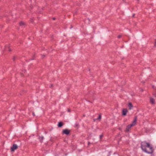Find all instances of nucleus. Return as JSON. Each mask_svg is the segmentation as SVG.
<instances>
[{
  "label": "nucleus",
  "instance_id": "obj_1",
  "mask_svg": "<svg viewBox=\"0 0 156 156\" xmlns=\"http://www.w3.org/2000/svg\"><path fill=\"white\" fill-rule=\"evenodd\" d=\"M141 147L142 150L148 153L152 154L153 153V149L150 144L145 141L141 142Z\"/></svg>",
  "mask_w": 156,
  "mask_h": 156
},
{
  "label": "nucleus",
  "instance_id": "obj_2",
  "mask_svg": "<svg viewBox=\"0 0 156 156\" xmlns=\"http://www.w3.org/2000/svg\"><path fill=\"white\" fill-rule=\"evenodd\" d=\"M18 148V146L16 144H13L12 147H11V150L12 151H13L15 150L16 149Z\"/></svg>",
  "mask_w": 156,
  "mask_h": 156
},
{
  "label": "nucleus",
  "instance_id": "obj_3",
  "mask_svg": "<svg viewBox=\"0 0 156 156\" xmlns=\"http://www.w3.org/2000/svg\"><path fill=\"white\" fill-rule=\"evenodd\" d=\"M70 131L68 129H66L63 130L62 131L63 133L65 134L66 135H68L69 134Z\"/></svg>",
  "mask_w": 156,
  "mask_h": 156
},
{
  "label": "nucleus",
  "instance_id": "obj_4",
  "mask_svg": "<svg viewBox=\"0 0 156 156\" xmlns=\"http://www.w3.org/2000/svg\"><path fill=\"white\" fill-rule=\"evenodd\" d=\"M128 111L126 109L123 108L122 110V114L123 115H126Z\"/></svg>",
  "mask_w": 156,
  "mask_h": 156
},
{
  "label": "nucleus",
  "instance_id": "obj_5",
  "mask_svg": "<svg viewBox=\"0 0 156 156\" xmlns=\"http://www.w3.org/2000/svg\"><path fill=\"white\" fill-rule=\"evenodd\" d=\"M137 120V116H136L135 117L134 119L132 122V124H131V125L132 126H134L136 123V122Z\"/></svg>",
  "mask_w": 156,
  "mask_h": 156
},
{
  "label": "nucleus",
  "instance_id": "obj_6",
  "mask_svg": "<svg viewBox=\"0 0 156 156\" xmlns=\"http://www.w3.org/2000/svg\"><path fill=\"white\" fill-rule=\"evenodd\" d=\"M150 102L152 104H155V100L152 97L150 98Z\"/></svg>",
  "mask_w": 156,
  "mask_h": 156
},
{
  "label": "nucleus",
  "instance_id": "obj_7",
  "mask_svg": "<svg viewBox=\"0 0 156 156\" xmlns=\"http://www.w3.org/2000/svg\"><path fill=\"white\" fill-rule=\"evenodd\" d=\"M132 127V126L131 125H128L126 128V132H128L129 131V129Z\"/></svg>",
  "mask_w": 156,
  "mask_h": 156
},
{
  "label": "nucleus",
  "instance_id": "obj_8",
  "mask_svg": "<svg viewBox=\"0 0 156 156\" xmlns=\"http://www.w3.org/2000/svg\"><path fill=\"white\" fill-rule=\"evenodd\" d=\"M128 106L129 108V109H131L133 108V105L131 102H129L128 104Z\"/></svg>",
  "mask_w": 156,
  "mask_h": 156
},
{
  "label": "nucleus",
  "instance_id": "obj_9",
  "mask_svg": "<svg viewBox=\"0 0 156 156\" xmlns=\"http://www.w3.org/2000/svg\"><path fill=\"white\" fill-rule=\"evenodd\" d=\"M63 125V123L62 122H58V127H61Z\"/></svg>",
  "mask_w": 156,
  "mask_h": 156
},
{
  "label": "nucleus",
  "instance_id": "obj_10",
  "mask_svg": "<svg viewBox=\"0 0 156 156\" xmlns=\"http://www.w3.org/2000/svg\"><path fill=\"white\" fill-rule=\"evenodd\" d=\"M44 137L43 136H41V137H39V140H40V141L41 142V143L42 142V141L44 139Z\"/></svg>",
  "mask_w": 156,
  "mask_h": 156
},
{
  "label": "nucleus",
  "instance_id": "obj_11",
  "mask_svg": "<svg viewBox=\"0 0 156 156\" xmlns=\"http://www.w3.org/2000/svg\"><path fill=\"white\" fill-rule=\"evenodd\" d=\"M79 124L78 123H76L75 124L74 127L76 128H78L79 127Z\"/></svg>",
  "mask_w": 156,
  "mask_h": 156
},
{
  "label": "nucleus",
  "instance_id": "obj_12",
  "mask_svg": "<svg viewBox=\"0 0 156 156\" xmlns=\"http://www.w3.org/2000/svg\"><path fill=\"white\" fill-rule=\"evenodd\" d=\"M20 25L21 26H22L24 25V23L23 22H21L20 23Z\"/></svg>",
  "mask_w": 156,
  "mask_h": 156
},
{
  "label": "nucleus",
  "instance_id": "obj_13",
  "mask_svg": "<svg viewBox=\"0 0 156 156\" xmlns=\"http://www.w3.org/2000/svg\"><path fill=\"white\" fill-rule=\"evenodd\" d=\"M101 115H99L98 118L97 119V120L100 119L101 118Z\"/></svg>",
  "mask_w": 156,
  "mask_h": 156
},
{
  "label": "nucleus",
  "instance_id": "obj_14",
  "mask_svg": "<svg viewBox=\"0 0 156 156\" xmlns=\"http://www.w3.org/2000/svg\"><path fill=\"white\" fill-rule=\"evenodd\" d=\"M103 134H101L100 136V139H101L102 137H103Z\"/></svg>",
  "mask_w": 156,
  "mask_h": 156
},
{
  "label": "nucleus",
  "instance_id": "obj_15",
  "mask_svg": "<svg viewBox=\"0 0 156 156\" xmlns=\"http://www.w3.org/2000/svg\"><path fill=\"white\" fill-rule=\"evenodd\" d=\"M16 57H15V56L13 57V58H12L13 60L14 61L15 60V59H16Z\"/></svg>",
  "mask_w": 156,
  "mask_h": 156
},
{
  "label": "nucleus",
  "instance_id": "obj_16",
  "mask_svg": "<svg viewBox=\"0 0 156 156\" xmlns=\"http://www.w3.org/2000/svg\"><path fill=\"white\" fill-rule=\"evenodd\" d=\"M121 37H122V35H119L118 36V37L119 38H120Z\"/></svg>",
  "mask_w": 156,
  "mask_h": 156
},
{
  "label": "nucleus",
  "instance_id": "obj_17",
  "mask_svg": "<svg viewBox=\"0 0 156 156\" xmlns=\"http://www.w3.org/2000/svg\"><path fill=\"white\" fill-rule=\"evenodd\" d=\"M154 46H156V39H155V44H154Z\"/></svg>",
  "mask_w": 156,
  "mask_h": 156
},
{
  "label": "nucleus",
  "instance_id": "obj_18",
  "mask_svg": "<svg viewBox=\"0 0 156 156\" xmlns=\"http://www.w3.org/2000/svg\"><path fill=\"white\" fill-rule=\"evenodd\" d=\"M152 87L153 88H154V89H155L156 90V87H155L154 86H153Z\"/></svg>",
  "mask_w": 156,
  "mask_h": 156
},
{
  "label": "nucleus",
  "instance_id": "obj_19",
  "mask_svg": "<svg viewBox=\"0 0 156 156\" xmlns=\"http://www.w3.org/2000/svg\"><path fill=\"white\" fill-rule=\"evenodd\" d=\"M68 111L69 112H70L71 111H70V109L69 108L68 109Z\"/></svg>",
  "mask_w": 156,
  "mask_h": 156
},
{
  "label": "nucleus",
  "instance_id": "obj_20",
  "mask_svg": "<svg viewBox=\"0 0 156 156\" xmlns=\"http://www.w3.org/2000/svg\"><path fill=\"white\" fill-rule=\"evenodd\" d=\"M45 56V55H42V58H44V57Z\"/></svg>",
  "mask_w": 156,
  "mask_h": 156
},
{
  "label": "nucleus",
  "instance_id": "obj_21",
  "mask_svg": "<svg viewBox=\"0 0 156 156\" xmlns=\"http://www.w3.org/2000/svg\"><path fill=\"white\" fill-rule=\"evenodd\" d=\"M32 114H33V116H34L35 115L34 112H33Z\"/></svg>",
  "mask_w": 156,
  "mask_h": 156
},
{
  "label": "nucleus",
  "instance_id": "obj_22",
  "mask_svg": "<svg viewBox=\"0 0 156 156\" xmlns=\"http://www.w3.org/2000/svg\"><path fill=\"white\" fill-rule=\"evenodd\" d=\"M9 51H11V49H10V48H9Z\"/></svg>",
  "mask_w": 156,
  "mask_h": 156
},
{
  "label": "nucleus",
  "instance_id": "obj_23",
  "mask_svg": "<svg viewBox=\"0 0 156 156\" xmlns=\"http://www.w3.org/2000/svg\"><path fill=\"white\" fill-rule=\"evenodd\" d=\"M134 16H135V14H134L133 15V16H132V17H134Z\"/></svg>",
  "mask_w": 156,
  "mask_h": 156
},
{
  "label": "nucleus",
  "instance_id": "obj_24",
  "mask_svg": "<svg viewBox=\"0 0 156 156\" xmlns=\"http://www.w3.org/2000/svg\"><path fill=\"white\" fill-rule=\"evenodd\" d=\"M90 144V143L89 142H88V145H89Z\"/></svg>",
  "mask_w": 156,
  "mask_h": 156
},
{
  "label": "nucleus",
  "instance_id": "obj_25",
  "mask_svg": "<svg viewBox=\"0 0 156 156\" xmlns=\"http://www.w3.org/2000/svg\"><path fill=\"white\" fill-rule=\"evenodd\" d=\"M53 20H55V18H53Z\"/></svg>",
  "mask_w": 156,
  "mask_h": 156
},
{
  "label": "nucleus",
  "instance_id": "obj_26",
  "mask_svg": "<svg viewBox=\"0 0 156 156\" xmlns=\"http://www.w3.org/2000/svg\"><path fill=\"white\" fill-rule=\"evenodd\" d=\"M53 86V85L52 84H51V86H50V87H52Z\"/></svg>",
  "mask_w": 156,
  "mask_h": 156
},
{
  "label": "nucleus",
  "instance_id": "obj_27",
  "mask_svg": "<svg viewBox=\"0 0 156 156\" xmlns=\"http://www.w3.org/2000/svg\"><path fill=\"white\" fill-rule=\"evenodd\" d=\"M34 58H33L32 59V60H34Z\"/></svg>",
  "mask_w": 156,
  "mask_h": 156
},
{
  "label": "nucleus",
  "instance_id": "obj_28",
  "mask_svg": "<svg viewBox=\"0 0 156 156\" xmlns=\"http://www.w3.org/2000/svg\"><path fill=\"white\" fill-rule=\"evenodd\" d=\"M138 1H139L140 0H137Z\"/></svg>",
  "mask_w": 156,
  "mask_h": 156
}]
</instances>
